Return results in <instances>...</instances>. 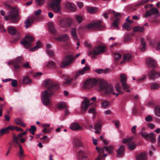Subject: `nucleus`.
<instances>
[{
	"instance_id": "1",
	"label": "nucleus",
	"mask_w": 160,
	"mask_h": 160,
	"mask_svg": "<svg viewBox=\"0 0 160 160\" xmlns=\"http://www.w3.org/2000/svg\"><path fill=\"white\" fill-rule=\"evenodd\" d=\"M43 85L45 87H47V90L42 92V100L44 104L47 105L49 103V98L52 95V91L58 89V86L57 84L53 83L51 79L44 80Z\"/></svg>"
},
{
	"instance_id": "2",
	"label": "nucleus",
	"mask_w": 160,
	"mask_h": 160,
	"mask_svg": "<svg viewBox=\"0 0 160 160\" xmlns=\"http://www.w3.org/2000/svg\"><path fill=\"white\" fill-rule=\"evenodd\" d=\"M100 90H104L106 94L112 93L113 95L116 94V93L114 91L113 86L112 85H108L105 82L101 81L100 83Z\"/></svg>"
},
{
	"instance_id": "3",
	"label": "nucleus",
	"mask_w": 160,
	"mask_h": 160,
	"mask_svg": "<svg viewBox=\"0 0 160 160\" xmlns=\"http://www.w3.org/2000/svg\"><path fill=\"white\" fill-rule=\"evenodd\" d=\"M13 145L15 147H17L18 146L19 149L18 152V154L19 158L21 159H22L25 157L24 154V151L22 146L19 144L18 139L16 136L15 135L13 136V140H12Z\"/></svg>"
},
{
	"instance_id": "4",
	"label": "nucleus",
	"mask_w": 160,
	"mask_h": 160,
	"mask_svg": "<svg viewBox=\"0 0 160 160\" xmlns=\"http://www.w3.org/2000/svg\"><path fill=\"white\" fill-rule=\"evenodd\" d=\"M61 0H52L51 6L53 11L56 13L61 14L62 10L60 4Z\"/></svg>"
},
{
	"instance_id": "5",
	"label": "nucleus",
	"mask_w": 160,
	"mask_h": 160,
	"mask_svg": "<svg viewBox=\"0 0 160 160\" xmlns=\"http://www.w3.org/2000/svg\"><path fill=\"white\" fill-rule=\"evenodd\" d=\"M33 36L30 35L26 36L22 41L21 42V44L23 45L26 48H29L32 45V42L34 40Z\"/></svg>"
},
{
	"instance_id": "6",
	"label": "nucleus",
	"mask_w": 160,
	"mask_h": 160,
	"mask_svg": "<svg viewBox=\"0 0 160 160\" xmlns=\"http://www.w3.org/2000/svg\"><path fill=\"white\" fill-rule=\"evenodd\" d=\"M75 58L70 55L66 56L64 60L62 62L61 67L62 68H65L69 66L75 60Z\"/></svg>"
},
{
	"instance_id": "7",
	"label": "nucleus",
	"mask_w": 160,
	"mask_h": 160,
	"mask_svg": "<svg viewBox=\"0 0 160 160\" xmlns=\"http://www.w3.org/2000/svg\"><path fill=\"white\" fill-rule=\"evenodd\" d=\"M86 27L89 29L101 30L103 29L105 27L102 25L101 21H98L93 23L88 24L86 26Z\"/></svg>"
},
{
	"instance_id": "8",
	"label": "nucleus",
	"mask_w": 160,
	"mask_h": 160,
	"mask_svg": "<svg viewBox=\"0 0 160 160\" xmlns=\"http://www.w3.org/2000/svg\"><path fill=\"white\" fill-rule=\"evenodd\" d=\"M133 138V137L124 138L122 141L123 143H128V149L131 150L134 149L136 147L135 141L132 140Z\"/></svg>"
},
{
	"instance_id": "9",
	"label": "nucleus",
	"mask_w": 160,
	"mask_h": 160,
	"mask_svg": "<svg viewBox=\"0 0 160 160\" xmlns=\"http://www.w3.org/2000/svg\"><path fill=\"white\" fill-rule=\"evenodd\" d=\"M97 81L95 79L90 78L84 82L83 88L86 89L91 88L96 84Z\"/></svg>"
},
{
	"instance_id": "10",
	"label": "nucleus",
	"mask_w": 160,
	"mask_h": 160,
	"mask_svg": "<svg viewBox=\"0 0 160 160\" xmlns=\"http://www.w3.org/2000/svg\"><path fill=\"white\" fill-rule=\"evenodd\" d=\"M18 12L15 9H13L9 12L8 16L10 18L13 22H18L19 20V18L17 16Z\"/></svg>"
},
{
	"instance_id": "11",
	"label": "nucleus",
	"mask_w": 160,
	"mask_h": 160,
	"mask_svg": "<svg viewBox=\"0 0 160 160\" xmlns=\"http://www.w3.org/2000/svg\"><path fill=\"white\" fill-rule=\"evenodd\" d=\"M152 14H157L158 16H160V14L158 9L153 8L147 11L145 13L146 17L150 16Z\"/></svg>"
},
{
	"instance_id": "12",
	"label": "nucleus",
	"mask_w": 160,
	"mask_h": 160,
	"mask_svg": "<svg viewBox=\"0 0 160 160\" xmlns=\"http://www.w3.org/2000/svg\"><path fill=\"white\" fill-rule=\"evenodd\" d=\"M146 64L149 68H155L156 67L157 63L153 59L148 57L146 60Z\"/></svg>"
},
{
	"instance_id": "13",
	"label": "nucleus",
	"mask_w": 160,
	"mask_h": 160,
	"mask_svg": "<svg viewBox=\"0 0 160 160\" xmlns=\"http://www.w3.org/2000/svg\"><path fill=\"white\" fill-rule=\"evenodd\" d=\"M105 51V48L104 47L99 46L94 48L93 54V55H98L101 53Z\"/></svg>"
},
{
	"instance_id": "14",
	"label": "nucleus",
	"mask_w": 160,
	"mask_h": 160,
	"mask_svg": "<svg viewBox=\"0 0 160 160\" xmlns=\"http://www.w3.org/2000/svg\"><path fill=\"white\" fill-rule=\"evenodd\" d=\"M65 7L67 10L71 12H74L76 9L75 5L73 3L69 2L66 3Z\"/></svg>"
},
{
	"instance_id": "15",
	"label": "nucleus",
	"mask_w": 160,
	"mask_h": 160,
	"mask_svg": "<svg viewBox=\"0 0 160 160\" xmlns=\"http://www.w3.org/2000/svg\"><path fill=\"white\" fill-rule=\"evenodd\" d=\"M89 100L86 98L84 99L81 105V108L83 111H85L91 105V104L89 103Z\"/></svg>"
},
{
	"instance_id": "16",
	"label": "nucleus",
	"mask_w": 160,
	"mask_h": 160,
	"mask_svg": "<svg viewBox=\"0 0 160 160\" xmlns=\"http://www.w3.org/2000/svg\"><path fill=\"white\" fill-rule=\"evenodd\" d=\"M34 18L33 17H28L25 22V27L27 28L30 27L34 22Z\"/></svg>"
},
{
	"instance_id": "17",
	"label": "nucleus",
	"mask_w": 160,
	"mask_h": 160,
	"mask_svg": "<svg viewBox=\"0 0 160 160\" xmlns=\"http://www.w3.org/2000/svg\"><path fill=\"white\" fill-rule=\"evenodd\" d=\"M149 76L151 79H153L160 77V72L152 70L150 72Z\"/></svg>"
},
{
	"instance_id": "18",
	"label": "nucleus",
	"mask_w": 160,
	"mask_h": 160,
	"mask_svg": "<svg viewBox=\"0 0 160 160\" xmlns=\"http://www.w3.org/2000/svg\"><path fill=\"white\" fill-rule=\"evenodd\" d=\"M68 37L67 34H64L59 35L57 38H55V39L59 42L66 41L68 39Z\"/></svg>"
},
{
	"instance_id": "19",
	"label": "nucleus",
	"mask_w": 160,
	"mask_h": 160,
	"mask_svg": "<svg viewBox=\"0 0 160 160\" xmlns=\"http://www.w3.org/2000/svg\"><path fill=\"white\" fill-rule=\"evenodd\" d=\"M124 147L123 146H121L117 151V157H120L123 156L124 154Z\"/></svg>"
},
{
	"instance_id": "20",
	"label": "nucleus",
	"mask_w": 160,
	"mask_h": 160,
	"mask_svg": "<svg viewBox=\"0 0 160 160\" xmlns=\"http://www.w3.org/2000/svg\"><path fill=\"white\" fill-rule=\"evenodd\" d=\"M59 26L62 28H66L67 27V24L65 20V18L60 19L58 22Z\"/></svg>"
},
{
	"instance_id": "21",
	"label": "nucleus",
	"mask_w": 160,
	"mask_h": 160,
	"mask_svg": "<svg viewBox=\"0 0 160 160\" xmlns=\"http://www.w3.org/2000/svg\"><path fill=\"white\" fill-rule=\"evenodd\" d=\"M137 160H147L146 154L144 152L140 153L136 157Z\"/></svg>"
},
{
	"instance_id": "22",
	"label": "nucleus",
	"mask_w": 160,
	"mask_h": 160,
	"mask_svg": "<svg viewBox=\"0 0 160 160\" xmlns=\"http://www.w3.org/2000/svg\"><path fill=\"white\" fill-rule=\"evenodd\" d=\"M104 147L102 148H100L98 150L99 155L98 158L96 160H104V158L102 156V154L104 152Z\"/></svg>"
},
{
	"instance_id": "23",
	"label": "nucleus",
	"mask_w": 160,
	"mask_h": 160,
	"mask_svg": "<svg viewBox=\"0 0 160 160\" xmlns=\"http://www.w3.org/2000/svg\"><path fill=\"white\" fill-rule=\"evenodd\" d=\"M70 128L73 130H77L81 129L82 127L78 123H74L71 125Z\"/></svg>"
},
{
	"instance_id": "24",
	"label": "nucleus",
	"mask_w": 160,
	"mask_h": 160,
	"mask_svg": "<svg viewBox=\"0 0 160 160\" xmlns=\"http://www.w3.org/2000/svg\"><path fill=\"white\" fill-rule=\"evenodd\" d=\"M132 57L131 55L129 54H125L123 57V59L121 62V63H122L124 62H128L131 59Z\"/></svg>"
},
{
	"instance_id": "25",
	"label": "nucleus",
	"mask_w": 160,
	"mask_h": 160,
	"mask_svg": "<svg viewBox=\"0 0 160 160\" xmlns=\"http://www.w3.org/2000/svg\"><path fill=\"white\" fill-rule=\"evenodd\" d=\"M104 148L109 154H112L113 152V150L114 149V147L111 145L104 146Z\"/></svg>"
},
{
	"instance_id": "26",
	"label": "nucleus",
	"mask_w": 160,
	"mask_h": 160,
	"mask_svg": "<svg viewBox=\"0 0 160 160\" xmlns=\"http://www.w3.org/2000/svg\"><path fill=\"white\" fill-rule=\"evenodd\" d=\"M31 83V80L28 76H25L23 77L22 83L24 84H28Z\"/></svg>"
},
{
	"instance_id": "27",
	"label": "nucleus",
	"mask_w": 160,
	"mask_h": 160,
	"mask_svg": "<svg viewBox=\"0 0 160 160\" xmlns=\"http://www.w3.org/2000/svg\"><path fill=\"white\" fill-rule=\"evenodd\" d=\"M87 12L90 13H93L96 12L98 10V8L96 7H88L87 8Z\"/></svg>"
},
{
	"instance_id": "28",
	"label": "nucleus",
	"mask_w": 160,
	"mask_h": 160,
	"mask_svg": "<svg viewBox=\"0 0 160 160\" xmlns=\"http://www.w3.org/2000/svg\"><path fill=\"white\" fill-rule=\"evenodd\" d=\"M48 26L50 31L53 34H55L56 32V30L53 23L52 22L48 23Z\"/></svg>"
},
{
	"instance_id": "29",
	"label": "nucleus",
	"mask_w": 160,
	"mask_h": 160,
	"mask_svg": "<svg viewBox=\"0 0 160 160\" xmlns=\"http://www.w3.org/2000/svg\"><path fill=\"white\" fill-rule=\"evenodd\" d=\"M23 60V58L21 57H18L17 58L14 60L11 61L10 62H8V63H16L17 64H18L21 63Z\"/></svg>"
},
{
	"instance_id": "30",
	"label": "nucleus",
	"mask_w": 160,
	"mask_h": 160,
	"mask_svg": "<svg viewBox=\"0 0 160 160\" xmlns=\"http://www.w3.org/2000/svg\"><path fill=\"white\" fill-rule=\"evenodd\" d=\"M14 121L17 124L20 125L23 127H26V125L22 122L21 119L20 118H16L14 119Z\"/></svg>"
},
{
	"instance_id": "31",
	"label": "nucleus",
	"mask_w": 160,
	"mask_h": 160,
	"mask_svg": "<svg viewBox=\"0 0 160 160\" xmlns=\"http://www.w3.org/2000/svg\"><path fill=\"white\" fill-rule=\"evenodd\" d=\"M102 126L100 124L97 123L95 125L94 129L95 130V132L96 133H99L101 131Z\"/></svg>"
},
{
	"instance_id": "32",
	"label": "nucleus",
	"mask_w": 160,
	"mask_h": 160,
	"mask_svg": "<svg viewBox=\"0 0 160 160\" xmlns=\"http://www.w3.org/2000/svg\"><path fill=\"white\" fill-rule=\"evenodd\" d=\"M141 41L142 43V45L140 48V50L142 52H144L146 50V44L144 42V40L143 38H141Z\"/></svg>"
},
{
	"instance_id": "33",
	"label": "nucleus",
	"mask_w": 160,
	"mask_h": 160,
	"mask_svg": "<svg viewBox=\"0 0 160 160\" xmlns=\"http://www.w3.org/2000/svg\"><path fill=\"white\" fill-rule=\"evenodd\" d=\"M115 88L116 91L117 92H118L117 93H116L115 95H116V97H117L119 93H123V92L121 91V87L120 86L119 83H117L115 85Z\"/></svg>"
},
{
	"instance_id": "34",
	"label": "nucleus",
	"mask_w": 160,
	"mask_h": 160,
	"mask_svg": "<svg viewBox=\"0 0 160 160\" xmlns=\"http://www.w3.org/2000/svg\"><path fill=\"white\" fill-rule=\"evenodd\" d=\"M119 23V18L117 17L112 23V26L118 28V25Z\"/></svg>"
},
{
	"instance_id": "35",
	"label": "nucleus",
	"mask_w": 160,
	"mask_h": 160,
	"mask_svg": "<svg viewBox=\"0 0 160 160\" xmlns=\"http://www.w3.org/2000/svg\"><path fill=\"white\" fill-rule=\"evenodd\" d=\"M8 31L9 33L10 34H15L16 32L15 28L12 27H9L8 28Z\"/></svg>"
},
{
	"instance_id": "36",
	"label": "nucleus",
	"mask_w": 160,
	"mask_h": 160,
	"mask_svg": "<svg viewBox=\"0 0 160 160\" xmlns=\"http://www.w3.org/2000/svg\"><path fill=\"white\" fill-rule=\"evenodd\" d=\"M134 32H143L144 31V28L143 27L137 26L133 28Z\"/></svg>"
},
{
	"instance_id": "37",
	"label": "nucleus",
	"mask_w": 160,
	"mask_h": 160,
	"mask_svg": "<svg viewBox=\"0 0 160 160\" xmlns=\"http://www.w3.org/2000/svg\"><path fill=\"white\" fill-rule=\"evenodd\" d=\"M71 32L74 39L75 40L77 39L78 38L76 33V29L75 28H72L71 30Z\"/></svg>"
},
{
	"instance_id": "38",
	"label": "nucleus",
	"mask_w": 160,
	"mask_h": 160,
	"mask_svg": "<svg viewBox=\"0 0 160 160\" xmlns=\"http://www.w3.org/2000/svg\"><path fill=\"white\" fill-rule=\"evenodd\" d=\"M74 144L76 146L81 147L82 145V144L80 139L76 138L74 140Z\"/></svg>"
},
{
	"instance_id": "39",
	"label": "nucleus",
	"mask_w": 160,
	"mask_h": 160,
	"mask_svg": "<svg viewBox=\"0 0 160 160\" xmlns=\"http://www.w3.org/2000/svg\"><path fill=\"white\" fill-rule=\"evenodd\" d=\"M120 82L121 83L127 82V77L124 74H122L120 75Z\"/></svg>"
},
{
	"instance_id": "40",
	"label": "nucleus",
	"mask_w": 160,
	"mask_h": 160,
	"mask_svg": "<svg viewBox=\"0 0 160 160\" xmlns=\"http://www.w3.org/2000/svg\"><path fill=\"white\" fill-rule=\"evenodd\" d=\"M58 107L59 109L66 108L67 106L66 103L64 102H61L58 103Z\"/></svg>"
},
{
	"instance_id": "41",
	"label": "nucleus",
	"mask_w": 160,
	"mask_h": 160,
	"mask_svg": "<svg viewBox=\"0 0 160 160\" xmlns=\"http://www.w3.org/2000/svg\"><path fill=\"white\" fill-rule=\"evenodd\" d=\"M41 45V42L39 41H38L36 45L32 48L30 49V50L32 51H35L37 50L38 48H39Z\"/></svg>"
},
{
	"instance_id": "42",
	"label": "nucleus",
	"mask_w": 160,
	"mask_h": 160,
	"mask_svg": "<svg viewBox=\"0 0 160 160\" xmlns=\"http://www.w3.org/2000/svg\"><path fill=\"white\" fill-rule=\"evenodd\" d=\"M66 23L67 24V27L70 26L72 23V19L69 17L65 18Z\"/></svg>"
},
{
	"instance_id": "43",
	"label": "nucleus",
	"mask_w": 160,
	"mask_h": 160,
	"mask_svg": "<svg viewBox=\"0 0 160 160\" xmlns=\"http://www.w3.org/2000/svg\"><path fill=\"white\" fill-rule=\"evenodd\" d=\"M45 66L47 67H50L54 66L55 65L54 62L52 61H50L46 62L45 64Z\"/></svg>"
},
{
	"instance_id": "44",
	"label": "nucleus",
	"mask_w": 160,
	"mask_h": 160,
	"mask_svg": "<svg viewBox=\"0 0 160 160\" xmlns=\"http://www.w3.org/2000/svg\"><path fill=\"white\" fill-rule=\"evenodd\" d=\"M149 139L151 140V142H154L156 141L155 136L154 134L152 133H150V136L148 137Z\"/></svg>"
},
{
	"instance_id": "45",
	"label": "nucleus",
	"mask_w": 160,
	"mask_h": 160,
	"mask_svg": "<svg viewBox=\"0 0 160 160\" xmlns=\"http://www.w3.org/2000/svg\"><path fill=\"white\" fill-rule=\"evenodd\" d=\"M155 112L158 116L160 117V106H157L155 107Z\"/></svg>"
},
{
	"instance_id": "46",
	"label": "nucleus",
	"mask_w": 160,
	"mask_h": 160,
	"mask_svg": "<svg viewBox=\"0 0 160 160\" xmlns=\"http://www.w3.org/2000/svg\"><path fill=\"white\" fill-rule=\"evenodd\" d=\"M83 74H84L81 70H79L76 72L75 76V79H77L80 76L82 75Z\"/></svg>"
},
{
	"instance_id": "47",
	"label": "nucleus",
	"mask_w": 160,
	"mask_h": 160,
	"mask_svg": "<svg viewBox=\"0 0 160 160\" xmlns=\"http://www.w3.org/2000/svg\"><path fill=\"white\" fill-rule=\"evenodd\" d=\"M114 59L115 60H118L120 59L121 58V54L118 53H115L114 56Z\"/></svg>"
},
{
	"instance_id": "48",
	"label": "nucleus",
	"mask_w": 160,
	"mask_h": 160,
	"mask_svg": "<svg viewBox=\"0 0 160 160\" xmlns=\"http://www.w3.org/2000/svg\"><path fill=\"white\" fill-rule=\"evenodd\" d=\"M109 105V102L107 101H104L102 102V106L104 108H106Z\"/></svg>"
},
{
	"instance_id": "49",
	"label": "nucleus",
	"mask_w": 160,
	"mask_h": 160,
	"mask_svg": "<svg viewBox=\"0 0 160 160\" xmlns=\"http://www.w3.org/2000/svg\"><path fill=\"white\" fill-rule=\"evenodd\" d=\"M83 18L82 16L77 15L75 17L76 20L78 21L79 23L81 22Z\"/></svg>"
},
{
	"instance_id": "50",
	"label": "nucleus",
	"mask_w": 160,
	"mask_h": 160,
	"mask_svg": "<svg viewBox=\"0 0 160 160\" xmlns=\"http://www.w3.org/2000/svg\"><path fill=\"white\" fill-rule=\"evenodd\" d=\"M123 27L126 30L129 31L131 30L132 28V27L130 24L125 23L123 24Z\"/></svg>"
},
{
	"instance_id": "51",
	"label": "nucleus",
	"mask_w": 160,
	"mask_h": 160,
	"mask_svg": "<svg viewBox=\"0 0 160 160\" xmlns=\"http://www.w3.org/2000/svg\"><path fill=\"white\" fill-rule=\"evenodd\" d=\"M9 132V131L8 130L7 128H2L0 130V134L1 135H2L4 133H7Z\"/></svg>"
},
{
	"instance_id": "52",
	"label": "nucleus",
	"mask_w": 160,
	"mask_h": 160,
	"mask_svg": "<svg viewBox=\"0 0 160 160\" xmlns=\"http://www.w3.org/2000/svg\"><path fill=\"white\" fill-rule=\"evenodd\" d=\"M121 83L122 88L124 90H126L129 88L130 86L127 83V82H123Z\"/></svg>"
},
{
	"instance_id": "53",
	"label": "nucleus",
	"mask_w": 160,
	"mask_h": 160,
	"mask_svg": "<svg viewBox=\"0 0 160 160\" xmlns=\"http://www.w3.org/2000/svg\"><path fill=\"white\" fill-rule=\"evenodd\" d=\"M37 6H41L45 2V0H35Z\"/></svg>"
},
{
	"instance_id": "54",
	"label": "nucleus",
	"mask_w": 160,
	"mask_h": 160,
	"mask_svg": "<svg viewBox=\"0 0 160 160\" xmlns=\"http://www.w3.org/2000/svg\"><path fill=\"white\" fill-rule=\"evenodd\" d=\"M65 79L67 81L66 82H64L63 83L64 84H66L67 85H69L70 84L72 80V79L70 78L68 76H67L66 78H65Z\"/></svg>"
},
{
	"instance_id": "55",
	"label": "nucleus",
	"mask_w": 160,
	"mask_h": 160,
	"mask_svg": "<svg viewBox=\"0 0 160 160\" xmlns=\"http://www.w3.org/2000/svg\"><path fill=\"white\" fill-rule=\"evenodd\" d=\"M160 87L159 85L157 83H153L151 85V87L152 89H156L159 88Z\"/></svg>"
},
{
	"instance_id": "56",
	"label": "nucleus",
	"mask_w": 160,
	"mask_h": 160,
	"mask_svg": "<svg viewBox=\"0 0 160 160\" xmlns=\"http://www.w3.org/2000/svg\"><path fill=\"white\" fill-rule=\"evenodd\" d=\"M90 69V67L88 66H86L84 67L81 70L83 72V73L84 74L86 73Z\"/></svg>"
},
{
	"instance_id": "57",
	"label": "nucleus",
	"mask_w": 160,
	"mask_h": 160,
	"mask_svg": "<svg viewBox=\"0 0 160 160\" xmlns=\"http://www.w3.org/2000/svg\"><path fill=\"white\" fill-rule=\"evenodd\" d=\"M47 54L49 57L53 56L54 55L53 52L50 49H47Z\"/></svg>"
},
{
	"instance_id": "58",
	"label": "nucleus",
	"mask_w": 160,
	"mask_h": 160,
	"mask_svg": "<svg viewBox=\"0 0 160 160\" xmlns=\"http://www.w3.org/2000/svg\"><path fill=\"white\" fill-rule=\"evenodd\" d=\"M12 81L11 84L12 86L13 87H16L17 85V81L15 79H11Z\"/></svg>"
},
{
	"instance_id": "59",
	"label": "nucleus",
	"mask_w": 160,
	"mask_h": 160,
	"mask_svg": "<svg viewBox=\"0 0 160 160\" xmlns=\"http://www.w3.org/2000/svg\"><path fill=\"white\" fill-rule=\"evenodd\" d=\"M79 154L80 156H82L85 154H86L88 155H89L90 153L89 152H87L84 151H80L79 152Z\"/></svg>"
},
{
	"instance_id": "60",
	"label": "nucleus",
	"mask_w": 160,
	"mask_h": 160,
	"mask_svg": "<svg viewBox=\"0 0 160 160\" xmlns=\"http://www.w3.org/2000/svg\"><path fill=\"white\" fill-rule=\"evenodd\" d=\"M142 136L143 138H148L150 136V134H147L145 132H142L141 133Z\"/></svg>"
},
{
	"instance_id": "61",
	"label": "nucleus",
	"mask_w": 160,
	"mask_h": 160,
	"mask_svg": "<svg viewBox=\"0 0 160 160\" xmlns=\"http://www.w3.org/2000/svg\"><path fill=\"white\" fill-rule=\"evenodd\" d=\"M52 128H50L49 129H47L46 128H44L43 131V132L44 133H49L51 132Z\"/></svg>"
},
{
	"instance_id": "62",
	"label": "nucleus",
	"mask_w": 160,
	"mask_h": 160,
	"mask_svg": "<svg viewBox=\"0 0 160 160\" xmlns=\"http://www.w3.org/2000/svg\"><path fill=\"white\" fill-rule=\"evenodd\" d=\"M152 118L150 115H148L145 118V120L147 122H150L152 120Z\"/></svg>"
},
{
	"instance_id": "63",
	"label": "nucleus",
	"mask_w": 160,
	"mask_h": 160,
	"mask_svg": "<svg viewBox=\"0 0 160 160\" xmlns=\"http://www.w3.org/2000/svg\"><path fill=\"white\" fill-rule=\"evenodd\" d=\"M6 128L8 131V130H15V126L14 125L9 126L7 127H6Z\"/></svg>"
},
{
	"instance_id": "64",
	"label": "nucleus",
	"mask_w": 160,
	"mask_h": 160,
	"mask_svg": "<svg viewBox=\"0 0 160 160\" xmlns=\"http://www.w3.org/2000/svg\"><path fill=\"white\" fill-rule=\"evenodd\" d=\"M155 49L157 50H159L160 49V42H157Z\"/></svg>"
}]
</instances>
